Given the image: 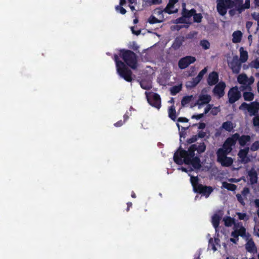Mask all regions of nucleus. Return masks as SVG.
<instances>
[{
    "mask_svg": "<svg viewBox=\"0 0 259 259\" xmlns=\"http://www.w3.org/2000/svg\"><path fill=\"white\" fill-rule=\"evenodd\" d=\"M119 56L124 62L119 60L118 55H114L113 59L115 62L117 73L126 81L131 82L133 80V72L127 66L133 69H136L137 67V56L132 51L124 49L119 50Z\"/></svg>",
    "mask_w": 259,
    "mask_h": 259,
    "instance_id": "f257e3e1",
    "label": "nucleus"
},
{
    "mask_svg": "<svg viewBox=\"0 0 259 259\" xmlns=\"http://www.w3.org/2000/svg\"><path fill=\"white\" fill-rule=\"evenodd\" d=\"M206 146L204 142L200 143L197 146L196 144L191 145L188 150L183 149L180 146L174 155V161L178 165L185 163L191 165L195 169H200L201 161L200 158L195 156V152L197 151L198 154H201L206 150Z\"/></svg>",
    "mask_w": 259,
    "mask_h": 259,
    "instance_id": "f03ea898",
    "label": "nucleus"
},
{
    "mask_svg": "<svg viewBox=\"0 0 259 259\" xmlns=\"http://www.w3.org/2000/svg\"><path fill=\"white\" fill-rule=\"evenodd\" d=\"M217 10L221 16H225L228 9L236 8L235 1L233 0H216Z\"/></svg>",
    "mask_w": 259,
    "mask_h": 259,
    "instance_id": "7ed1b4c3",
    "label": "nucleus"
},
{
    "mask_svg": "<svg viewBox=\"0 0 259 259\" xmlns=\"http://www.w3.org/2000/svg\"><path fill=\"white\" fill-rule=\"evenodd\" d=\"M228 102L230 104H234L239 100L241 97L240 91L237 86L231 88L228 92Z\"/></svg>",
    "mask_w": 259,
    "mask_h": 259,
    "instance_id": "20e7f679",
    "label": "nucleus"
},
{
    "mask_svg": "<svg viewBox=\"0 0 259 259\" xmlns=\"http://www.w3.org/2000/svg\"><path fill=\"white\" fill-rule=\"evenodd\" d=\"M147 99L149 104L152 107L158 109L161 107V98L157 93H152L151 95L147 96Z\"/></svg>",
    "mask_w": 259,
    "mask_h": 259,
    "instance_id": "39448f33",
    "label": "nucleus"
},
{
    "mask_svg": "<svg viewBox=\"0 0 259 259\" xmlns=\"http://www.w3.org/2000/svg\"><path fill=\"white\" fill-rule=\"evenodd\" d=\"M196 61L195 57L191 56H187L181 58L178 62V66L181 69H185L190 64Z\"/></svg>",
    "mask_w": 259,
    "mask_h": 259,
    "instance_id": "423d86ee",
    "label": "nucleus"
},
{
    "mask_svg": "<svg viewBox=\"0 0 259 259\" xmlns=\"http://www.w3.org/2000/svg\"><path fill=\"white\" fill-rule=\"evenodd\" d=\"M241 62L239 61L237 56L233 57L232 60L228 62V66L232 70L233 73L238 74L241 68Z\"/></svg>",
    "mask_w": 259,
    "mask_h": 259,
    "instance_id": "0eeeda50",
    "label": "nucleus"
},
{
    "mask_svg": "<svg viewBox=\"0 0 259 259\" xmlns=\"http://www.w3.org/2000/svg\"><path fill=\"white\" fill-rule=\"evenodd\" d=\"M213 189L211 186H207L200 184L198 185L197 189L194 191V192L201 194L204 196L206 198L209 196L210 194L212 192Z\"/></svg>",
    "mask_w": 259,
    "mask_h": 259,
    "instance_id": "6e6552de",
    "label": "nucleus"
},
{
    "mask_svg": "<svg viewBox=\"0 0 259 259\" xmlns=\"http://www.w3.org/2000/svg\"><path fill=\"white\" fill-rule=\"evenodd\" d=\"M178 0H169L168 3L164 9L160 10V9H158V14H161L163 12L167 13L168 14H172L177 13L178 9H176L175 10H172V9H174L175 5L178 2Z\"/></svg>",
    "mask_w": 259,
    "mask_h": 259,
    "instance_id": "1a4fd4ad",
    "label": "nucleus"
},
{
    "mask_svg": "<svg viewBox=\"0 0 259 259\" xmlns=\"http://www.w3.org/2000/svg\"><path fill=\"white\" fill-rule=\"evenodd\" d=\"M226 87V83L224 81L219 82L213 89V94L217 95L219 98H222L224 96Z\"/></svg>",
    "mask_w": 259,
    "mask_h": 259,
    "instance_id": "9d476101",
    "label": "nucleus"
},
{
    "mask_svg": "<svg viewBox=\"0 0 259 259\" xmlns=\"http://www.w3.org/2000/svg\"><path fill=\"white\" fill-rule=\"evenodd\" d=\"M249 151V148L247 147L243 149H240L238 153V157L241 159V162L244 164L248 163L250 159L247 156L248 153Z\"/></svg>",
    "mask_w": 259,
    "mask_h": 259,
    "instance_id": "9b49d317",
    "label": "nucleus"
},
{
    "mask_svg": "<svg viewBox=\"0 0 259 259\" xmlns=\"http://www.w3.org/2000/svg\"><path fill=\"white\" fill-rule=\"evenodd\" d=\"M219 81V74L217 72H210L207 79V82L209 85L212 86L216 84Z\"/></svg>",
    "mask_w": 259,
    "mask_h": 259,
    "instance_id": "f8f14e48",
    "label": "nucleus"
},
{
    "mask_svg": "<svg viewBox=\"0 0 259 259\" xmlns=\"http://www.w3.org/2000/svg\"><path fill=\"white\" fill-rule=\"evenodd\" d=\"M211 97L209 95H200L196 102V104L199 105L198 108H200V106L204 104H207L210 102Z\"/></svg>",
    "mask_w": 259,
    "mask_h": 259,
    "instance_id": "ddd939ff",
    "label": "nucleus"
},
{
    "mask_svg": "<svg viewBox=\"0 0 259 259\" xmlns=\"http://www.w3.org/2000/svg\"><path fill=\"white\" fill-rule=\"evenodd\" d=\"M259 111V102L254 101L249 104L248 112L250 116L256 115Z\"/></svg>",
    "mask_w": 259,
    "mask_h": 259,
    "instance_id": "4468645a",
    "label": "nucleus"
},
{
    "mask_svg": "<svg viewBox=\"0 0 259 259\" xmlns=\"http://www.w3.org/2000/svg\"><path fill=\"white\" fill-rule=\"evenodd\" d=\"M248 175L249 178V181L251 184H255L257 182V174L254 168H251L248 172Z\"/></svg>",
    "mask_w": 259,
    "mask_h": 259,
    "instance_id": "2eb2a0df",
    "label": "nucleus"
},
{
    "mask_svg": "<svg viewBox=\"0 0 259 259\" xmlns=\"http://www.w3.org/2000/svg\"><path fill=\"white\" fill-rule=\"evenodd\" d=\"M238 138V133H235L231 136V137L228 138L225 141V145H229L230 146H234Z\"/></svg>",
    "mask_w": 259,
    "mask_h": 259,
    "instance_id": "dca6fc26",
    "label": "nucleus"
},
{
    "mask_svg": "<svg viewBox=\"0 0 259 259\" xmlns=\"http://www.w3.org/2000/svg\"><path fill=\"white\" fill-rule=\"evenodd\" d=\"M184 41V38L183 36L177 37L174 41L171 47L175 50H178Z\"/></svg>",
    "mask_w": 259,
    "mask_h": 259,
    "instance_id": "f3484780",
    "label": "nucleus"
},
{
    "mask_svg": "<svg viewBox=\"0 0 259 259\" xmlns=\"http://www.w3.org/2000/svg\"><path fill=\"white\" fill-rule=\"evenodd\" d=\"M245 248L246 250L250 253L257 252V248L254 242L252 239L249 240L246 244Z\"/></svg>",
    "mask_w": 259,
    "mask_h": 259,
    "instance_id": "a211bd4d",
    "label": "nucleus"
},
{
    "mask_svg": "<svg viewBox=\"0 0 259 259\" xmlns=\"http://www.w3.org/2000/svg\"><path fill=\"white\" fill-rule=\"evenodd\" d=\"M238 138L237 141L241 146H244L247 142H250L251 138L249 135H242L240 136L238 133Z\"/></svg>",
    "mask_w": 259,
    "mask_h": 259,
    "instance_id": "6ab92c4d",
    "label": "nucleus"
},
{
    "mask_svg": "<svg viewBox=\"0 0 259 259\" xmlns=\"http://www.w3.org/2000/svg\"><path fill=\"white\" fill-rule=\"evenodd\" d=\"M196 12L195 9H192L190 10H187L185 7H183L182 11V15L186 19L190 18Z\"/></svg>",
    "mask_w": 259,
    "mask_h": 259,
    "instance_id": "aec40b11",
    "label": "nucleus"
},
{
    "mask_svg": "<svg viewBox=\"0 0 259 259\" xmlns=\"http://www.w3.org/2000/svg\"><path fill=\"white\" fill-rule=\"evenodd\" d=\"M224 149H222L221 148H219L217 151V161L219 162L222 161L223 159L227 157V155L229 154Z\"/></svg>",
    "mask_w": 259,
    "mask_h": 259,
    "instance_id": "412c9836",
    "label": "nucleus"
},
{
    "mask_svg": "<svg viewBox=\"0 0 259 259\" xmlns=\"http://www.w3.org/2000/svg\"><path fill=\"white\" fill-rule=\"evenodd\" d=\"M221 220V217L217 214H214L212 217L211 223L216 232L218 231Z\"/></svg>",
    "mask_w": 259,
    "mask_h": 259,
    "instance_id": "4be33fe9",
    "label": "nucleus"
},
{
    "mask_svg": "<svg viewBox=\"0 0 259 259\" xmlns=\"http://www.w3.org/2000/svg\"><path fill=\"white\" fill-rule=\"evenodd\" d=\"M232 36V41L234 43H238L241 41L242 33L239 30L235 31L233 33Z\"/></svg>",
    "mask_w": 259,
    "mask_h": 259,
    "instance_id": "5701e85b",
    "label": "nucleus"
},
{
    "mask_svg": "<svg viewBox=\"0 0 259 259\" xmlns=\"http://www.w3.org/2000/svg\"><path fill=\"white\" fill-rule=\"evenodd\" d=\"M240 58L239 61L241 63L245 62L248 59V53L246 51H244L242 47L240 48Z\"/></svg>",
    "mask_w": 259,
    "mask_h": 259,
    "instance_id": "b1692460",
    "label": "nucleus"
},
{
    "mask_svg": "<svg viewBox=\"0 0 259 259\" xmlns=\"http://www.w3.org/2000/svg\"><path fill=\"white\" fill-rule=\"evenodd\" d=\"M219 162L223 166L229 167L233 164V160L232 158L227 156Z\"/></svg>",
    "mask_w": 259,
    "mask_h": 259,
    "instance_id": "393cba45",
    "label": "nucleus"
},
{
    "mask_svg": "<svg viewBox=\"0 0 259 259\" xmlns=\"http://www.w3.org/2000/svg\"><path fill=\"white\" fill-rule=\"evenodd\" d=\"M168 116L172 120L175 121L177 118L176 111L174 105L171 106L168 110Z\"/></svg>",
    "mask_w": 259,
    "mask_h": 259,
    "instance_id": "a878e982",
    "label": "nucleus"
},
{
    "mask_svg": "<svg viewBox=\"0 0 259 259\" xmlns=\"http://www.w3.org/2000/svg\"><path fill=\"white\" fill-rule=\"evenodd\" d=\"M224 221V224L226 227H231L233 225H234L235 227H236V225L235 224V219L230 217H227L223 219Z\"/></svg>",
    "mask_w": 259,
    "mask_h": 259,
    "instance_id": "bb28decb",
    "label": "nucleus"
},
{
    "mask_svg": "<svg viewBox=\"0 0 259 259\" xmlns=\"http://www.w3.org/2000/svg\"><path fill=\"white\" fill-rule=\"evenodd\" d=\"M221 127L230 132L233 129L234 126L231 121H227L223 123Z\"/></svg>",
    "mask_w": 259,
    "mask_h": 259,
    "instance_id": "cd10ccee",
    "label": "nucleus"
},
{
    "mask_svg": "<svg viewBox=\"0 0 259 259\" xmlns=\"http://www.w3.org/2000/svg\"><path fill=\"white\" fill-rule=\"evenodd\" d=\"M200 81L195 77L192 78V80L187 81L186 83V87L188 88H193L195 87Z\"/></svg>",
    "mask_w": 259,
    "mask_h": 259,
    "instance_id": "c85d7f7f",
    "label": "nucleus"
},
{
    "mask_svg": "<svg viewBox=\"0 0 259 259\" xmlns=\"http://www.w3.org/2000/svg\"><path fill=\"white\" fill-rule=\"evenodd\" d=\"M238 82L241 84H246L248 77L245 74H239L237 77Z\"/></svg>",
    "mask_w": 259,
    "mask_h": 259,
    "instance_id": "c756f323",
    "label": "nucleus"
},
{
    "mask_svg": "<svg viewBox=\"0 0 259 259\" xmlns=\"http://www.w3.org/2000/svg\"><path fill=\"white\" fill-rule=\"evenodd\" d=\"M222 186L224 188H225L228 190L231 191H235L237 188L236 185L233 184L228 183L226 182H224L223 183Z\"/></svg>",
    "mask_w": 259,
    "mask_h": 259,
    "instance_id": "7c9ffc66",
    "label": "nucleus"
},
{
    "mask_svg": "<svg viewBox=\"0 0 259 259\" xmlns=\"http://www.w3.org/2000/svg\"><path fill=\"white\" fill-rule=\"evenodd\" d=\"M190 181L193 186V191H194L197 189L198 185L200 184L198 183L199 179L197 177L191 176Z\"/></svg>",
    "mask_w": 259,
    "mask_h": 259,
    "instance_id": "2f4dec72",
    "label": "nucleus"
},
{
    "mask_svg": "<svg viewBox=\"0 0 259 259\" xmlns=\"http://www.w3.org/2000/svg\"><path fill=\"white\" fill-rule=\"evenodd\" d=\"M243 96L244 100L246 101H251L254 99V94L249 92H245L243 93Z\"/></svg>",
    "mask_w": 259,
    "mask_h": 259,
    "instance_id": "473e14b6",
    "label": "nucleus"
},
{
    "mask_svg": "<svg viewBox=\"0 0 259 259\" xmlns=\"http://www.w3.org/2000/svg\"><path fill=\"white\" fill-rule=\"evenodd\" d=\"M193 99V96H184L181 100V105L184 107L187 104L189 103Z\"/></svg>",
    "mask_w": 259,
    "mask_h": 259,
    "instance_id": "72a5a7b5",
    "label": "nucleus"
},
{
    "mask_svg": "<svg viewBox=\"0 0 259 259\" xmlns=\"http://www.w3.org/2000/svg\"><path fill=\"white\" fill-rule=\"evenodd\" d=\"M182 90L181 85H175L170 89V94L172 96L176 95L177 94L179 93Z\"/></svg>",
    "mask_w": 259,
    "mask_h": 259,
    "instance_id": "f704fd0d",
    "label": "nucleus"
},
{
    "mask_svg": "<svg viewBox=\"0 0 259 259\" xmlns=\"http://www.w3.org/2000/svg\"><path fill=\"white\" fill-rule=\"evenodd\" d=\"M148 22L151 24H153L161 23L162 22V20H160L158 19L157 18H156L155 16L151 15L148 18Z\"/></svg>",
    "mask_w": 259,
    "mask_h": 259,
    "instance_id": "c9c22d12",
    "label": "nucleus"
},
{
    "mask_svg": "<svg viewBox=\"0 0 259 259\" xmlns=\"http://www.w3.org/2000/svg\"><path fill=\"white\" fill-rule=\"evenodd\" d=\"M193 20L194 22L196 23H200L202 21V19L203 18L201 14L200 13H195L193 15Z\"/></svg>",
    "mask_w": 259,
    "mask_h": 259,
    "instance_id": "e433bc0d",
    "label": "nucleus"
},
{
    "mask_svg": "<svg viewBox=\"0 0 259 259\" xmlns=\"http://www.w3.org/2000/svg\"><path fill=\"white\" fill-rule=\"evenodd\" d=\"M235 230L237 231V233H238V235L241 237H244L246 236V229L242 226H241L239 229H235Z\"/></svg>",
    "mask_w": 259,
    "mask_h": 259,
    "instance_id": "4c0bfd02",
    "label": "nucleus"
},
{
    "mask_svg": "<svg viewBox=\"0 0 259 259\" xmlns=\"http://www.w3.org/2000/svg\"><path fill=\"white\" fill-rule=\"evenodd\" d=\"M200 45L204 50L208 49L210 47V43L205 39L201 40Z\"/></svg>",
    "mask_w": 259,
    "mask_h": 259,
    "instance_id": "58836bf2",
    "label": "nucleus"
},
{
    "mask_svg": "<svg viewBox=\"0 0 259 259\" xmlns=\"http://www.w3.org/2000/svg\"><path fill=\"white\" fill-rule=\"evenodd\" d=\"M187 23L188 22L186 20V19L185 17H184V16L183 15L182 17L176 19L174 21V23H175V24H185V23Z\"/></svg>",
    "mask_w": 259,
    "mask_h": 259,
    "instance_id": "ea45409f",
    "label": "nucleus"
},
{
    "mask_svg": "<svg viewBox=\"0 0 259 259\" xmlns=\"http://www.w3.org/2000/svg\"><path fill=\"white\" fill-rule=\"evenodd\" d=\"M207 68L206 67H205L203 68L201 71L199 72L197 76L196 77L200 81L202 79L204 75L207 72Z\"/></svg>",
    "mask_w": 259,
    "mask_h": 259,
    "instance_id": "a19ab883",
    "label": "nucleus"
},
{
    "mask_svg": "<svg viewBox=\"0 0 259 259\" xmlns=\"http://www.w3.org/2000/svg\"><path fill=\"white\" fill-rule=\"evenodd\" d=\"M208 247H210L213 251H215L217 250V248L214 244V242H213V239L210 238L208 241Z\"/></svg>",
    "mask_w": 259,
    "mask_h": 259,
    "instance_id": "79ce46f5",
    "label": "nucleus"
},
{
    "mask_svg": "<svg viewBox=\"0 0 259 259\" xmlns=\"http://www.w3.org/2000/svg\"><path fill=\"white\" fill-rule=\"evenodd\" d=\"M250 66L251 68H254L255 69L259 68V60L258 59H255L251 62L250 63Z\"/></svg>",
    "mask_w": 259,
    "mask_h": 259,
    "instance_id": "37998d69",
    "label": "nucleus"
},
{
    "mask_svg": "<svg viewBox=\"0 0 259 259\" xmlns=\"http://www.w3.org/2000/svg\"><path fill=\"white\" fill-rule=\"evenodd\" d=\"M259 149V141H255L251 146L250 150L255 151Z\"/></svg>",
    "mask_w": 259,
    "mask_h": 259,
    "instance_id": "c03bdc74",
    "label": "nucleus"
},
{
    "mask_svg": "<svg viewBox=\"0 0 259 259\" xmlns=\"http://www.w3.org/2000/svg\"><path fill=\"white\" fill-rule=\"evenodd\" d=\"M236 198L237 200L239 201V202L242 205H245V202L244 201V199L242 197V195L240 194H237L236 195Z\"/></svg>",
    "mask_w": 259,
    "mask_h": 259,
    "instance_id": "a18cd8bd",
    "label": "nucleus"
},
{
    "mask_svg": "<svg viewBox=\"0 0 259 259\" xmlns=\"http://www.w3.org/2000/svg\"><path fill=\"white\" fill-rule=\"evenodd\" d=\"M122 6H120L119 5V6H117L116 7H115V9H116V10L117 11H119V12L122 14V15H124L126 13V10L123 8L122 7Z\"/></svg>",
    "mask_w": 259,
    "mask_h": 259,
    "instance_id": "49530a36",
    "label": "nucleus"
},
{
    "mask_svg": "<svg viewBox=\"0 0 259 259\" xmlns=\"http://www.w3.org/2000/svg\"><path fill=\"white\" fill-rule=\"evenodd\" d=\"M198 140V138L196 135L193 136L191 138L188 139L187 140V142L189 144H192L196 141H197Z\"/></svg>",
    "mask_w": 259,
    "mask_h": 259,
    "instance_id": "de8ad7c7",
    "label": "nucleus"
},
{
    "mask_svg": "<svg viewBox=\"0 0 259 259\" xmlns=\"http://www.w3.org/2000/svg\"><path fill=\"white\" fill-rule=\"evenodd\" d=\"M221 148L225 149V150H226V151L228 153H230L231 152V151L232 150V147L229 146V145H225V142L223 145V148Z\"/></svg>",
    "mask_w": 259,
    "mask_h": 259,
    "instance_id": "09e8293b",
    "label": "nucleus"
},
{
    "mask_svg": "<svg viewBox=\"0 0 259 259\" xmlns=\"http://www.w3.org/2000/svg\"><path fill=\"white\" fill-rule=\"evenodd\" d=\"M251 16L253 19L257 21V26L259 27V13L254 12L251 14Z\"/></svg>",
    "mask_w": 259,
    "mask_h": 259,
    "instance_id": "8fccbe9b",
    "label": "nucleus"
},
{
    "mask_svg": "<svg viewBox=\"0 0 259 259\" xmlns=\"http://www.w3.org/2000/svg\"><path fill=\"white\" fill-rule=\"evenodd\" d=\"M253 124L254 126H259V115H256L253 118Z\"/></svg>",
    "mask_w": 259,
    "mask_h": 259,
    "instance_id": "3c124183",
    "label": "nucleus"
},
{
    "mask_svg": "<svg viewBox=\"0 0 259 259\" xmlns=\"http://www.w3.org/2000/svg\"><path fill=\"white\" fill-rule=\"evenodd\" d=\"M237 215H238V219L240 220H247V219L246 218H247V215L245 213L238 212L237 213Z\"/></svg>",
    "mask_w": 259,
    "mask_h": 259,
    "instance_id": "603ef678",
    "label": "nucleus"
},
{
    "mask_svg": "<svg viewBox=\"0 0 259 259\" xmlns=\"http://www.w3.org/2000/svg\"><path fill=\"white\" fill-rule=\"evenodd\" d=\"M249 189L247 187H244L242 191H241V195L246 197V196L249 194Z\"/></svg>",
    "mask_w": 259,
    "mask_h": 259,
    "instance_id": "864d4df0",
    "label": "nucleus"
},
{
    "mask_svg": "<svg viewBox=\"0 0 259 259\" xmlns=\"http://www.w3.org/2000/svg\"><path fill=\"white\" fill-rule=\"evenodd\" d=\"M249 104L245 102H243L241 104V105L239 106V108L240 110L246 109L248 111V109L249 108Z\"/></svg>",
    "mask_w": 259,
    "mask_h": 259,
    "instance_id": "5fc2aeb1",
    "label": "nucleus"
},
{
    "mask_svg": "<svg viewBox=\"0 0 259 259\" xmlns=\"http://www.w3.org/2000/svg\"><path fill=\"white\" fill-rule=\"evenodd\" d=\"M213 105L208 104L206 108L204 109V111L203 113V115H205L209 112L210 109L212 108Z\"/></svg>",
    "mask_w": 259,
    "mask_h": 259,
    "instance_id": "6e6d98bb",
    "label": "nucleus"
},
{
    "mask_svg": "<svg viewBox=\"0 0 259 259\" xmlns=\"http://www.w3.org/2000/svg\"><path fill=\"white\" fill-rule=\"evenodd\" d=\"M204 116V115H203V113H201V114H197V115H193L191 116V118L199 120V119L202 118V117H203Z\"/></svg>",
    "mask_w": 259,
    "mask_h": 259,
    "instance_id": "4d7b16f0",
    "label": "nucleus"
},
{
    "mask_svg": "<svg viewBox=\"0 0 259 259\" xmlns=\"http://www.w3.org/2000/svg\"><path fill=\"white\" fill-rule=\"evenodd\" d=\"M206 135V133L203 131H200L198 132V134L196 135L198 139V138H203Z\"/></svg>",
    "mask_w": 259,
    "mask_h": 259,
    "instance_id": "13d9d810",
    "label": "nucleus"
},
{
    "mask_svg": "<svg viewBox=\"0 0 259 259\" xmlns=\"http://www.w3.org/2000/svg\"><path fill=\"white\" fill-rule=\"evenodd\" d=\"M177 121L180 122H188L189 120L186 117H180L178 118Z\"/></svg>",
    "mask_w": 259,
    "mask_h": 259,
    "instance_id": "bf43d9fd",
    "label": "nucleus"
},
{
    "mask_svg": "<svg viewBox=\"0 0 259 259\" xmlns=\"http://www.w3.org/2000/svg\"><path fill=\"white\" fill-rule=\"evenodd\" d=\"M141 87L142 89L145 90H150L151 88V86L150 85L145 84L144 82L141 83Z\"/></svg>",
    "mask_w": 259,
    "mask_h": 259,
    "instance_id": "052dcab7",
    "label": "nucleus"
},
{
    "mask_svg": "<svg viewBox=\"0 0 259 259\" xmlns=\"http://www.w3.org/2000/svg\"><path fill=\"white\" fill-rule=\"evenodd\" d=\"M125 122L124 121H122L121 120H119L114 124V126L116 127H120L122 126Z\"/></svg>",
    "mask_w": 259,
    "mask_h": 259,
    "instance_id": "680f3d73",
    "label": "nucleus"
},
{
    "mask_svg": "<svg viewBox=\"0 0 259 259\" xmlns=\"http://www.w3.org/2000/svg\"><path fill=\"white\" fill-rule=\"evenodd\" d=\"M131 48L135 51H137L138 50L139 48V47L138 46V45L137 44V43L135 41H133V45H132V47H131Z\"/></svg>",
    "mask_w": 259,
    "mask_h": 259,
    "instance_id": "e2e57ef3",
    "label": "nucleus"
},
{
    "mask_svg": "<svg viewBox=\"0 0 259 259\" xmlns=\"http://www.w3.org/2000/svg\"><path fill=\"white\" fill-rule=\"evenodd\" d=\"M231 235L233 237V238L235 239H238V236H239L235 230L232 232Z\"/></svg>",
    "mask_w": 259,
    "mask_h": 259,
    "instance_id": "0e129e2a",
    "label": "nucleus"
},
{
    "mask_svg": "<svg viewBox=\"0 0 259 259\" xmlns=\"http://www.w3.org/2000/svg\"><path fill=\"white\" fill-rule=\"evenodd\" d=\"M130 115V113L129 112L126 111V113L123 115V120L124 122H126L129 118Z\"/></svg>",
    "mask_w": 259,
    "mask_h": 259,
    "instance_id": "69168bd1",
    "label": "nucleus"
},
{
    "mask_svg": "<svg viewBox=\"0 0 259 259\" xmlns=\"http://www.w3.org/2000/svg\"><path fill=\"white\" fill-rule=\"evenodd\" d=\"M131 30L132 31V33L134 34H136V35H139L140 34L141 31V30H138L137 31H135L134 30V27H131Z\"/></svg>",
    "mask_w": 259,
    "mask_h": 259,
    "instance_id": "338daca9",
    "label": "nucleus"
},
{
    "mask_svg": "<svg viewBox=\"0 0 259 259\" xmlns=\"http://www.w3.org/2000/svg\"><path fill=\"white\" fill-rule=\"evenodd\" d=\"M206 127V124L204 122H200L198 125V129L203 130Z\"/></svg>",
    "mask_w": 259,
    "mask_h": 259,
    "instance_id": "774afa93",
    "label": "nucleus"
}]
</instances>
